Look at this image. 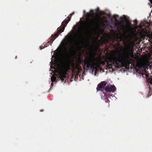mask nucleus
<instances>
[{"instance_id":"nucleus-1","label":"nucleus","mask_w":152,"mask_h":152,"mask_svg":"<svg viewBox=\"0 0 152 152\" xmlns=\"http://www.w3.org/2000/svg\"><path fill=\"white\" fill-rule=\"evenodd\" d=\"M91 24L93 26L94 25L93 22H92L91 24L88 25L86 28H85L82 24L78 25V28L75 31L74 35H73V34L75 33L74 28L77 27L76 25H74L71 32L69 33L65 37V38L66 39V42L64 44L63 50H58L56 52H54V54L52 56L51 59L54 58V61H55L60 55H61L64 58H66L74 48L75 44L74 41L77 39H81L85 34L89 32L91 27ZM53 60V59H51L52 61Z\"/></svg>"},{"instance_id":"nucleus-2","label":"nucleus","mask_w":152,"mask_h":152,"mask_svg":"<svg viewBox=\"0 0 152 152\" xmlns=\"http://www.w3.org/2000/svg\"><path fill=\"white\" fill-rule=\"evenodd\" d=\"M134 56L129 52L124 53L122 50L118 51H114L111 57L109 59L107 65L109 68L113 67L120 68L125 66H129L134 61Z\"/></svg>"},{"instance_id":"nucleus-3","label":"nucleus","mask_w":152,"mask_h":152,"mask_svg":"<svg viewBox=\"0 0 152 152\" xmlns=\"http://www.w3.org/2000/svg\"><path fill=\"white\" fill-rule=\"evenodd\" d=\"M50 67L51 68V69L50 70L51 72L50 76L52 75V76L51 77V80L49 81V84L51 83V86H53V83L56 80L58 81L61 80V81L63 82L64 78L66 77V73L58 67L56 68L52 67L51 65Z\"/></svg>"},{"instance_id":"nucleus-4","label":"nucleus","mask_w":152,"mask_h":152,"mask_svg":"<svg viewBox=\"0 0 152 152\" xmlns=\"http://www.w3.org/2000/svg\"><path fill=\"white\" fill-rule=\"evenodd\" d=\"M152 27L151 22L144 21L141 22L140 24V33L142 36H146L152 41V34H150L149 31Z\"/></svg>"},{"instance_id":"nucleus-5","label":"nucleus","mask_w":152,"mask_h":152,"mask_svg":"<svg viewBox=\"0 0 152 152\" xmlns=\"http://www.w3.org/2000/svg\"><path fill=\"white\" fill-rule=\"evenodd\" d=\"M107 26L110 27L112 29H114V31L115 33L119 32V33L117 34V37L118 38L119 35L121 36L122 33L121 31H124V25L121 23H114L112 19H111L110 22L108 23Z\"/></svg>"},{"instance_id":"nucleus-6","label":"nucleus","mask_w":152,"mask_h":152,"mask_svg":"<svg viewBox=\"0 0 152 152\" xmlns=\"http://www.w3.org/2000/svg\"><path fill=\"white\" fill-rule=\"evenodd\" d=\"M86 67L91 72L92 74L96 76V67L98 65V63L96 59L89 61L86 63Z\"/></svg>"},{"instance_id":"nucleus-7","label":"nucleus","mask_w":152,"mask_h":152,"mask_svg":"<svg viewBox=\"0 0 152 152\" xmlns=\"http://www.w3.org/2000/svg\"><path fill=\"white\" fill-rule=\"evenodd\" d=\"M98 86H99V87H102L104 88V89L105 91V92H114L116 89L115 86L114 85H108L107 82L103 81L100 84H99Z\"/></svg>"},{"instance_id":"nucleus-8","label":"nucleus","mask_w":152,"mask_h":152,"mask_svg":"<svg viewBox=\"0 0 152 152\" xmlns=\"http://www.w3.org/2000/svg\"><path fill=\"white\" fill-rule=\"evenodd\" d=\"M99 86H97L96 88V90L97 91H101L100 93L101 98L102 99L105 100L106 102H109V100L108 99V97H109L108 93L105 92L104 88L102 87H99Z\"/></svg>"},{"instance_id":"nucleus-9","label":"nucleus","mask_w":152,"mask_h":152,"mask_svg":"<svg viewBox=\"0 0 152 152\" xmlns=\"http://www.w3.org/2000/svg\"><path fill=\"white\" fill-rule=\"evenodd\" d=\"M150 66L148 64H145L143 65H140L137 66L138 69L136 70L137 72L140 75H142L143 77L144 75V73L148 70Z\"/></svg>"},{"instance_id":"nucleus-10","label":"nucleus","mask_w":152,"mask_h":152,"mask_svg":"<svg viewBox=\"0 0 152 152\" xmlns=\"http://www.w3.org/2000/svg\"><path fill=\"white\" fill-rule=\"evenodd\" d=\"M70 19L71 18H69V20L66 23V24L63 28L62 29L61 27L60 28L59 27L57 29L58 33H57L54 36H53V35H52V38L51 39L52 40V41L54 40L56 37H58L59 34H61V33L64 31L65 27L66 26L67 24L68 23L69 21L70 20Z\"/></svg>"},{"instance_id":"nucleus-11","label":"nucleus","mask_w":152,"mask_h":152,"mask_svg":"<svg viewBox=\"0 0 152 152\" xmlns=\"http://www.w3.org/2000/svg\"><path fill=\"white\" fill-rule=\"evenodd\" d=\"M123 17H121L119 19V21L120 22V23H121L123 25V23L124 22H126L128 21V19L126 18V16L125 15H123Z\"/></svg>"},{"instance_id":"nucleus-12","label":"nucleus","mask_w":152,"mask_h":152,"mask_svg":"<svg viewBox=\"0 0 152 152\" xmlns=\"http://www.w3.org/2000/svg\"><path fill=\"white\" fill-rule=\"evenodd\" d=\"M148 83H149L150 84L149 86V88L150 91H152V77L150 78L147 81Z\"/></svg>"},{"instance_id":"nucleus-13","label":"nucleus","mask_w":152,"mask_h":152,"mask_svg":"<svg viewBox=\"0 0 152 152\" xmlns=\"http://www.w3.org/2000/svg\"><path fill=\"white\" fill-rule=\"evenodd\" d=\"M108 94L109 96V97H108L111 98L112 97L114 98V99L115 100L117 99V98L116 97L114 96V95L112 94H109L108 93Z\"/></svg>"},{"instance_id":"nucleus-14","label":"nucleus","mask_w":152,"mask_h":152,"mask_svg":"<svg viewBox=\"0 0 152 152\" xmlns=\"http://www.w3.org/2000/svg\"><path fill=\"white\" fill-rule=\"evenodd\" d=\"M104 21H102V24L103 25V26H104V23H105V22H107V18H106L104 17Z\"/></svg>"},{"instance_id":"nucleus-15","label":"nucleus","mask_w":152,"mask_h":152,"mask_svg":"<svg viewBox=\"0 0 152 152\" xmlns=\"http://www.w3.org/2000/svg\"><path fill=\"white\" fill-rule=\"evenodd\" d=\"M116 17H118V15H114L113 16V18L116 21L117 20V19L116 18Z\"/></svg>"},{"instance_id":"nucleus-16","label":"nucleus","mask_w":152,"mask_h":152,"mask_svg":"<svg viewBox=\"0 0 152 152\" xmlns=\"http://www.w3.org/2000/svg\"><path fill=\"white\" fill-rule=\"evenodd\" d=\"M100 15H106L105 12L104 11H100Z\"/></svg>"},{"instance_id":"nucleus-17","label":"nucleus","mask_w":152,"mask_h":152,"mask_svg":"<svg viewBox=\"0 0 152 152\" xmlns=\"http://www.w3.org/2000/svg\"><path fill=\"white\" fill-rule=\"evenodd\" d=\"M91 15V14L90 12H88L86 14V16L87 17H88L90 16Z\"/></svg>"},{"instance_id":"nucleus-18","label":"nucleus","mask_w":152,"mask_h":152,"mask_svg":"<svg viewBox=\"0 0 152 152\" xmlns=\"http://www.w3.org/2000/svg\"><path fill=\"white\" fill-rule=\"evenodd\" d=\"M75 12H73L72 13L70 14V15L71 17L72 15H74V14Z\"/></svg>"},{"instance_id":"nucleus-19","label":"nucleus","mask_w":152,"mask_h":152,"mask_svg":"<svg viewBox=\"0 0 152 152\" xmlns=\"http://www.w3.org/2000/svg\"><path fill=\"white\" fill-rule=\"evenodd\" d=\"M134 24L135 25H136L137 24V21L136 20H134Z\"/></svg>"},{"instance_id":"nucleus-20","label":"nucleus","mask_w":152,"mask_h":152,"mask_svg":"<svg viewBox=\"0 0 152 152\" xmlns=\"http://www.w3.org/2000/svg\"><path fill=\"white\" fill-rule=\"evenodd\" d=\"M43 46H41L40 47V50H41L43 48Z\"/></svg>"},{"instance_id":"nucleus-21","label":"nucleus","mask_w":152,"mask_h":152,"mask_svg":"<svg viewBox=\"0 0 152 152\" xmlns=\"http://www.w3.org/2000/svg\"><path fill=\"white\" fill-rule=\"evenodd\" d=\"M106 15H107L108 16V17H110V16H111V15H110V14H106Z\"/></svg>"},{"instance_id":"nucleus-22","label":"nucleus","mask_w":152,"mask_h":152,"mask_svg":"<svg viewBox=\"0 0 152 152\" xmlns=\"http://www.w3.org/2000/svg\"><path fill=\"white\" fill-rule=\"evenodd\" d=\"M93 12V10H91L90 11V12L91 13Z\"/></svg>"},{"instance_id":"nucleus-23","label":"nucleus","mask_w":152,"mask_h":152,"mask_svg":"<svg viewBox=\"0 0 152 152\" xmlns=\"http://www.w3.org/2000/svg\"><path fill=\"white\" fill-rule=\"evenodd\" d=\"M99 8L98 7L96 8V11H99Z\"/></svg>"},{"instance_id":"nucleus-24","label":"nucleus","mask_w":152,"mask_h":152,"mask_svg":"<svg viewBox=\"0 0 152 152\" xmlns=\"http://www.w3.org/2000/svg\"><path fill=\"white\" fill-rule=\"evenodd\" d=\"M83 12L84 14L85 13H86V10H84L83 11Z\"/></svg>"},{"instance_id":"nucleus-25","label":"nucleus","mask_w":152,"mask_h":152,"mask_svg":"<svg viewBox=\"0 0 152 152\" xmlns=\"http://www.w3.org/2000/svg\"><path fill=\"white\" fill-rule=\"evenodd\" d=\"M67 67L68 68H69V65H67Z\"/></svg>"},{"instance_id":"nucleus-26","label":"nucleus","mask_w":152,"mask_h":152,"mask_svg":"<svg viewBox=\"0 0 152 152\" xmlns=\"http://www.w3.org/2000/svg\"><path fill=\"white\" fill-rule=\"evenodd\" d=\"M64 42V40H63L61 42ZM61 43H62V42H61Z\"/></svg>"},{"instance_id":"nucleus-27","label":"nucleus","mask_w":152,"mask_h":152,"mask_svg":"<svg viewBox=\"0 0 152 152\" xmlns=\"http://www.w3.org/2000/svg\"><path fill=\"white\" fill-rule=\"evenodd\" d=\"M79 23H80V21H79Z\"/></svg>"},{"instance_id":"nucleus-28","label":"nucleus","mask_w":152,"mask_h":152,"mask_svg":"<svg viewBox=\"0 0 152 152\" xmlns=\"http://www.w3.org/2000/svg\"><path fill=\"white\" fill-rule=\"evenodd\" d=\"M63 23V22H62V23H61V24H62V23Z\"/></svg>"}]
</instances>
